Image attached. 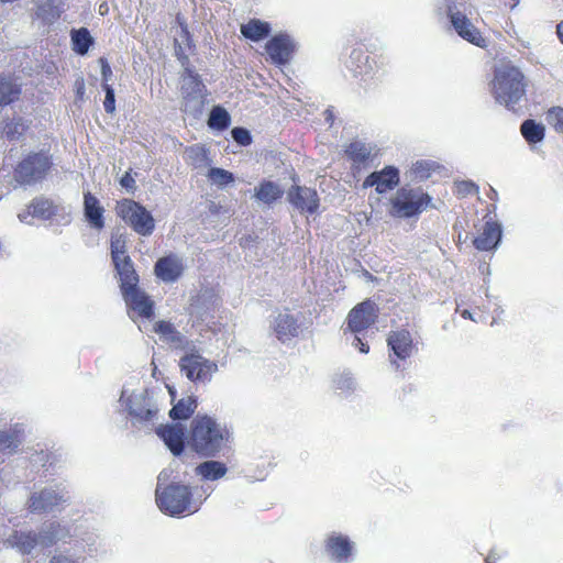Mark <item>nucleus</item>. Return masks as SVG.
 <instances>
[{
  "label": "nucleus",
  "instance_id": "nucleus-1",
  "mask_svg": "<svg viewBox=\"0 0 563 563\" xmlns=\"http://www.w3.org/2000/svg\"><path fill=\"white\" fill-rule=\"evenodd\" d=\"M169 472L164 470L157 477L155 490L156 504L159 510L170 517H180L185 512L192 514L198 510V506L192 500L190 486L168 482Z\"/></svg>",
  "mask_w": 563,
  "mask_h": 563
},
{
  "label": "nucleus",
  "instance_id": "nucleus-2",
  "mask_svg": "<svg viewBox=\"0 0 563 563\" xmlns=\"http://www.w3.org/2000/svg\"><path fill=\"white\" fill-rule=\"evenodd\" d=\"M490 90L496 101L506 107H512L526 93L525 76L511 63L503 64L494 70Z\"/></svg>",
  "mask_w": 563,
  "mask_h": 563
},
{
  "label": "nucleus",
  "instance_id": "nucleus-3",
  "mask_svg": "<svg viewBox=\"0 0 563 563\" xmlns=\"http://www.w3.org/2000/svg\"><path fill=\"white\" fill-rule=\"evenodd\" d=\"M431 203V197L422 188H400L390 199L389 213L396 218H412L420 214Z\"/></svg>",
  "mask_w": 563,
  "mask_h": 563
},
{
  "label": "nucleus",
  "instance_id": "nucleus-4",
  "mask_svg": "<svg viewBox=\"0 0 563 563\" xmlns=\"http://www.w3.org/2000/svg\"><path fill=\"white\" fill-rule=\"evenodd\" d=\"M115 212L134 232L142 236L151 235L155 229V220L151 212L132 199L118 201Z\"/></svg>",
  "mask_w": 563,
  "mask_h": 563
},
{
  "label": "nucleus",
  "instance_id": "nucleus-5",
  "mask_svg": "<svg viewBox=\"0 0 563 563\" xmlns=\"http://www.w3.org/2000/svg\"><path fill=\"white\" fill-rule=\"evenodd\" d=\"M126 409L132 419V424L137 428L153 424L159 411L148 389L132 394L128 398Z\"/></svg>",
  "mask_w": 563,
  "mask_h": 563
},
{
  "label": "nucleus",
  "instance_id": "nucleus-6",
  "mask_svg": "<svg viewBox=\"0 0 563 563\" xmlns=\"http://www.w3.org/2000/svg\"><path fill=\"white\" fill-rule=\"evenodd\" d=\"M52 166L47 154L31 153L14 169V178L19 184L33 185L42 181Z\"/></svg>",
  "mask_w": 563,
  "mask_h": 563
},
{
  "label": "nucleus",
  "instance_id": "nucleus-7",
  "mask_svg": "<svg viewBox=\"0 0 563 563\" xmlns=\"http://www.w3.org/2000/svg\"><path fill=\"white\" fill-rule=\"evenodd\" d=\"M29 218L54 219L58 224H68L71 221L70 211L66 207L54 203L45 197L34 198L27 210L19 213L21 222L30 223Z\"/></svg>",
  "mask_w": 563,
  "mask_h": 563
},
{
  "label": "nucleus",
  "instance_id": "nucleus-8",
  "mask_svg": "<svg viewBox=\"0 0 563 563\" xmlns=\"http://www.w3.org/2000/svg\"><path fill=\"white\" fill-rule=\"evenodd\" d=\"M187 446L199 457L211 456V417L197 415L187 437Z\"/></svg>",
  "mask_w": 563,
  "mask_h": 563
},
{
  "label": "nucleus",
  "instance_id": "nucleus-9",
  "mask_svg": "<svg viewBox=\"0 0 563 563\" xmlns=\"http://www.w3.org/2000/svg\"><path fill=\"white\" fill-rule=\"evenodd\" d=\"M205 85L197 75L188 74L184 77L181 92L184 96V111L199 119L205 111Z\"/></svg>",
  "mask_w": 563,
  "mask_h": 563
},
{
  "label": "nucleus",
  "instance_id": "nucleus-10",
  "mask_svg": "<svg viewBox=\"0 0 563 563\" xmlns=\"http://www.w3.org/2000/svg\"><path fill=\"white\" fill-rule=\"evenodd\" d=\"M378 313V306L373 300L365 299L353 307L347 313V330L352 333H360L369 329L376 323Z\"/></svg>",
  "mask_w": 563,
  "mask_h": 563
},
{
  "label": "nucleus",
  "instance_id": "nucleus-11",
  "mask_svg": "<svg viewBox=\"0 0 563 563\" xmlns=\"http://www.w3.org/2000/svg\"><path fill=\"white\" fill-rule=\"evenodd\" d=\"M287 200L301 213L313 214L320 207V198L317 190L297 184L288 189Z\"/></svg>",
  "mask_w": 563,
  "mask_h": 563
},
{
  "label": "nucleus",
  "instance_id": "nucleus-12",
  "mask_svg": "<svg viewBox=\"0 0 563 563\" xmlns=\"http://www.w3.org/2000/svg\"><path fill=\"white\" fill-rule=\"evenodd\" d=\"M449 18L460 37L481 48L488 46L487 38L464 13L461 11L450 12Z\"/></svg>",
  "mask_w": 563,
  "mask_h": 563
},
{
  "label": "nucleus",
  "instance_id": "nucleus-13",
  "mask_svg": "<svg viewBox=\"0 0 563 563\" xmlns=\"http://www.w3.org/2000/svg\"><path fill=\"white\" fill-rule=\"evenodd\" d=\"M266 52L273 64L282 66L288 64L296 51V44L287 34H277L266 43Z\"/></svg>",
  "mask_w": 563,
  "mask_h": 563
},
{
  "label": "nucleus",
  "instance_id": "nucleus-14",
  "mask_svg": "<svg viewBox=\"0 0 563 563\" xmlns=\"http://www.w3.org/2000/svg\"><path fill=\"white\" fill-rule=\"evenodd\" d=\"M156 434L175 456H180L187 444L185 427L179 423L161 424L156 428Z\"/></svg>",
  "mask_w": 563,
  "mask_h": 563
},
{
  "label": "nucleus",
  "instance_id": "nucleus-15",
  "mask_svg": "<svg viewBox=\"0 0 563 563\" xmlns=\"http://www.w3.org/2000/svg\"><path fill=\"white\" fill-rule=\"evenodd\" d=\"M387 345L397 360L405 361L418 352V345L407 329L391 331L387 336Z\"/></svg>",
  "mask_w": 563,
  "mask_h": 563
},
{
  "label": "nucleus",
  "instance_id": "nucleus-16",
  "mask_svg": "<svg viewBox=\"0 0 563 563\" xmlns=\"http://www.w3.org/2000/svg\"><path fill=\"white\" fill-rule=\"evenodd\" d=\"M69 499L62 492L51 488H44L40 493H34L30 498L29 508L32 512H49L58 508V506L67 503Z\"/></svg>",
  "mask_w": 563,
  "mask_h": 563
},
{
  "label": "nucleus",
  "instance_id": "nucleus-17",
  "mask_svg": "<svg viewBox=\"0 0 563 563\" xmlns=\"http://www.w3.org/2000/svg\"><path fill=\"white\" fill-rule=\"evenodd\" d=\"M399 170L394 166H386L379 172L371 173L363 181V188L375 187L378 194L393 190L399 184Z\"/></svg>",
  "mask_w": 563,
  "mask_h": 563
},
{
  "label": "nucleus",
  "instance_id": "nucleus-18",
  "mask_svg": "<svg viewBox=\"0 0 563 563\" xmlns=\"http://www.w3.org/2000/svg\"><path fill=\"white\" fill-rule=\"evenodd\" d=\"M185 265L183 258L176 254H168L157 260L154 265V273L164 283H175L184 274Z\"/></svg>",
  "mask_w": 563,
  "mask_h": 563
},
{
  "label": "nucleus",
  "instance_id": "nucleus-19",
  "mask_svg": "<svg viewBox=\"0 0 563 563\" xmlns=\"http://www.w3.org/2000/svg\"><path fill=\"white\" fill-rule=\"evenodd\" d=\"M126 307L139 317L151 319L154 316V302L139 286L122 292Z\"/></svg>",
  "mask_w": 563,
  "mask_h": 563
},
{
  "label": "nucleus",
  "instance_id": "nucleus-20",
  "mask_svg": "<svg viewBox=\"0 0 563 563\" xmlns=\"http://www.w3.org/2000/svg\"><path fill=\"white\" fill-rule=\"evenodd\" d=\"M325 551L338 563L347 562L353 555V543L346 536L331 534L325 540Z\"/></svg>",
  "mask_w": 563,
  "mask_h": 563
},
{
  "label": "nucleus",
  "instance_id": "nucleus-21",
  "mask_svg": "<svg viewBox=\"0 0 563 563\" xmlns=\"http://www.w3.org/2000/svg\"><path fill=\"white\" fill-rule=\"evenodd\" d=\"M183 373L190 380L201 379L210 368L209 361L202 357L198 352H191L184 355L179 361Z\"/></svg>",
  "mask_w": 563,
  "mask_h": 563
},
{
  "label": "nucleus",
  "instance_id": "nucleus-22",
  "mask_svg": "<svg viewBox=\"0 0 563 563\" xmlns=\"http://www.w3.org/2000/svg\"><path fill=\"white\" fill-rule=\"evenodd\" d=\"M104 209L100 201L90 191L84 195V216L92 229L102 230L104 228Z\"/></svg>",
  "mask_w": 563,
  "mask_h": 563
},
{
  "label": "nucleus",
  "instance_id": "nucleus-23",
  "mask_svg": "<svg viewBox=\"0 0 563 563\" xmlns=\"http://www.w3.org/2000/svg\"><path fill=\"white\" fill-rule=\"evenodd\" d=\"M500 239L501 227L497 222L487 221L473 243L478 251H492L497 246Z\"/></svg>",
  "mask_w": 563,
  "mask_h": 563
},
{
  "label": "nucleus",
  "instance_id": "nucleus-24",
  "mask_svg": "<svg viewBox=\"0 0 563 563\" xmlns=\"http://www.w3.org/2000/svg\"><path fill=\"white\" fill-rule=\"evenodd\" d=\"M113 264L120 277L121 292L139 286V275L130 256H123L122 260L113 262Z\"/></svg>",
  "mask_w": 563,
  "mask_h": 563
},
{
  "label": "nucleus",
  "instance_id": "nucleus-25",
  "mask_svg": "<svg viewBox=\"0 0 563 563\" xmlns=\"http://www.w3.org/2000/svg\"><path fill=\"white\" fill-rule=\"evenodd\" d=\"M40 547L49 548L56 542L65 539L69 536L68 530L60 526L58 522L44 523L41 530L37 532Z\"/></svg>",
  "mask_w": 563,
  "mask_h": 563
},
{
  "label": "nucleus",
  "instance_id": "nucleus-26",
  "mask_svg": "<svg viewBox=\"0 0 563 563\" xmlns=\"http://www.w3.org/2000/svg\"><path fill=\"white\" fill-rule=\"evenodd\" d=\"M188 162L208 179H211V164L208 158V150L199 144H195L186 150Z\"/></svg>",
  "mask_w": 563,
  "mask_h": 563
},
{
  "label": "nucleus",
  "instance_id": "nucleus-27",
  "mask_svg": "<svg viewBox=\"0 0 563 563\" xmlns=\"http://www.w3.org/2000/svg\"><path fill=\"white\" fill-rule=\"evenodd\" d=\"M24 429L22 424L15 423L5 431L0 432V452L12 454L23 441Z\"/></svg>",
  "mask_w": 563,
  "mask_h": 563
},
{
  "label": "nucleus",
  "instance_id": "nucleus-28",
  "mask_svg": "<svg viewBox=\"0 0 563 563\" xmlns=\"http://www.w3.org/2000/svg\"><path fill=\"white\" fill-rule=\"evenodd\" d=\"M7 542L22 554H29L33 549L40 547L37 532L34 531H14Z\"/></svg>",
  "mask_w": 563,
  "mask_h": 563
},
{
  "label": "nucleus",
  "instance_id": "nucleus-29",
  "mask_svg": "<svg viewBox=\"0 0 563 563\" xmlns=\"http://www.w3.org/2000/svg\"><path fill=\"white\" fill-rule=\"evenodd\" d=\"M274 331L279 341H287L298 334V324L294 316L285 313L279 314L274 323Z\"/></svg>",
  "mask_w": 563,
  "mask_h": 563
},
{
  "label": "nucleus",
  "instance_id": "nucleus-30",
  "mask_svg": "<svg viewBox=\"0 0 563 563\" xmlns=\"http://www.w3.org/2000/svg\"><path fill=\"white\" fill-rule=\"evenodd\" d=\"M345 154L352 162L353 168L360 169L362 165L369 161L372 156V150L365 143L354 141L346 146Z\"/></svg>",
  "mask_w": 563,
  "mask_h": 563
},
{
  "label": "nucleus",
  "instance_id": "nucleus-31",
  "mask_svg": "<svg viewBox=\"0 0 563 563\" xmlns=\"http://www.w3.org/2000/svg\"><path fill=\"white\" fill-rule=\"evenodd\" d=\"M177 22L179 23V29L175 32L174 43H175V55L177 58L185 64L188 59L187 52L191 49V40L187 27L180 21V16H177Z\"/></svg>",
  "mask_w": 563,
  "mask_h": 563
},
{
  "label": "nucleus",
  "instance_id": "nucleus-32",
  "mask_svg": "<svg viewBox=\"0 0 563 563\" xmlns=\"http://www.w3.org/2000/svg\"><path fill=\"white\" fill-rule=\"evenodd\" d=\"M231 438L229 429L222 428L213 421V455L224 449L225 452L223 455L227 457L229 463H231V457H233V452L230 445Z\"/></svg>",
  "mask_w": 563,
  "mask_h": 563
},
{
  "label": "nucleus",
  "instance_id": "nucleus-33",
  "mask_svg": "<svg viewBox=\"0 0 563 563\" xmlns=\"http://www.w3.org/2000/svg\"><path fill=\"white\" fill-rule=\"evenodd\" d=\"M269 32L271 25L258 19H251L247 23L241 25L242 35L253 42L265 38Z\"/></svg>",
  "mask_w": 563,
  "mask_h": 563
},
{
  "label": "nucleus",
  "instance_id": "nucleus-34",
  "mask_svg": "<svg viewBox=\"0 0 563 563\" xmlns=\"http://www.w3.org/2000/svg\"><path fill=\"white\" fill-rule=\"evenodd\" d=\"M197 408V401L194 397H187L179 399L173 405L169 410V417L174 421L186 420L195 412Z\"/></svg>",
  "mask_w": 563,
  "mask_h": 563
},
{
  "label": "nucleus",
  "instance_id": "nucleus-35",
  "mask_svg": "<svg viewBox=\"0 0 563 563\" xmlns=\"http://www.w3.org/2000/svg\"><path fill=\"white\" fill-rule=\"evenodd\" d=\"M21 95V88L9 76H0V106L15 101Z\"/></svg>",
  "mask_w": 563,
  "mask_h": 563
},
{
  "label": "nucleus",
  "instance_id": "nucleus-36",
  "mask_svg": "<svg viewBox=\"0 0 563 563\" xmlns=\"http://www.w3.org/2000/svg\"><path fill=\"white\" fill-rule=\"evenodd\" d=\"M283 196V190L278 185L271 180H263L255 191V197L267 205L275 202Z\"/></svg>",
  "mask_w": 563,
  "mask_h": 563
},
{
  "label": "nucleus",
  "instance_id": "nucleus-37",
  "mask_svg": "<svg viewBox=\"0 0 563 563\" xmlns=\"http://www.w3.org/2000/svg\"><path fill=\"white\" fill-rule=\"evenodd\" d=\"M520 131L525 140L532 144L541 142L545 135L544 126L531 119L522 122Z\"/></svg>",
  "mask_w": 563,
  "mask_h": 563
},
{
  "label": "nucleus",
  "instance_id": "nucleus-38",
  "mask_svg": "<svg viewBox=\"0 0 563 563\" xmlns=\"http://www.w3.org/2000/svg\"><path fill=\"white\" fill-rule=\"evenodd\" d=\"M71 43L73 49L78 55H85L88 53L89 47L93 44V38L86 27L71 31Z\"/></svg>",
  "mask_w": 563,
  "mask_h": 563
},
{
  "label": "nucleus",
  "instance_id": "nucleus-39",
  "mask_svg": "<svg viewBox=\"0 0 563 563\" xmlns=\"http://www.w3.org/2000/svg\"><path fill=\"white\" fill-rule=\"evenodd\" d=\"M57 0H46L38 5L36 15L42 19L45 23H53L60 16V10L56 4Z\"/></svg>",
  "mask_w": 563,
  "mask_h": 563
},
{
  "label": "nucleus",
  "instance_id": "nucleus-40",
  "mask_svg": "<svg viewBox=\"0 0 563 563\" xmlns=\"http://www.w3.org/2000/svg\"><path fill=\"white\" fill-rule=\"evenodd\" d=\"M126 240L124 234L114 233L111 236V257L112 262H117L122 260L123 256H128L126 254Z\"/></svg>",
  "mask_w": 563,
  "mask_h": 563
},
{
  "label": "nucleus",
  "instance_id": "nucleus-41",
  "mask_svg": "<svg viewBox=\"0 0 563 563\" xmlns=\"http://www.w3.org/2000/svg\"><path fill=\"white\" fill-rule=\"evenodd\" d=\"M231 123L229 112L220 106H213V129L225 130Z\"/></svg>",
  "mask_w": 563,
  "mask_h": 563
},
{
  "label": "nucleus",
  "instance_id": "nucleus-42",
  "mask_svg": "<svg viewBox=\"0 0 563 563\" xmlns=\"http://www.w3.org/2000/svg\"><path fill=\"white\" fill-rule=\"evenodd\" d=\"M547 120L555 131L563 133V108L553 107L547 113Z\"/></svg>",
  "mask_w": 563,
  "mask_h": 563
},
{
  "label": "nucleus",
  "instance_id": "nucleus-43",
  "mask_svg": "<svg viewBox=\"0 0 563 563\" xmlns=\"http://www.w3.org/2000/svg\"><path fill=\"white\" fill-rule=\"evenodd\" d=\"M433 170H434L433 164L426 162V161H419L412 165V174L415 175V177H417L419 179L429 178Z\"/></svg>",
  "mask_w": 563,
  "mask_h": 563
},
{
  "label": "nucleus",
  "instance_id": "nucleus-44",
  "mask_svg": "<svg viewBox=\"0 0 563 563\" xmlns=\"http://www.w3.org/2000/svg\"><path fill=\"white\" fill-rule=\"evenodd\" d=\"M233 140L241 146H249L252 144L253 139L250 131L242 126H236L231 131Z\"/></svg>",
  "mask_w": 563,
  "mask_h": 563
},
{
  "label": "nucleus",
  "instance_id": "nucleus-45",
  "mask_svg": "<svg viewBox=\"0 0 563 563\" xmlns=\"http://www.w3.org/2000/svg\"><path fill=\"white\" fill-rule=\"evenodd\" d=\"M102 89L106 93L103 101L104 111L107 113H113L115 111V95L114 89L111 85L102 82Z\"/></svg>",
  "mask_w": 563,
  "mask_h": 563
},
{
  "label": "nucleus",
  "instance_id": "nucleus-46",
  "mask_svg": "<svg viewBox=\"0 0 563 563\" xmlns=\"http://www.w3.org/2000/svg\"><path fill=\"white\" fill-rule=\"evenodd\" d=\"M24 130V125L20 121L8 122L3 129L4 135L8 140L19 139Z\"/></svg>",
  "mask_w": 563,
  "mask_h": 563
},
{
  "label": "nucleus",
  "instance_id": "nucleus-47",
  "mask_svg": "<svg viewBox=\"0 0 563 563\" xmlns=\"http://www.w3.org/2000/svg\"><path fill=\"white\" fill-rule=\"evenodd\" d=\"M234 180V176L231 172L222 168L213 167V184L219 186H225Z\"/></svg>",
  "mask_w": 563,
  "mask_h": 563
},
{
  "label": "nucleus",
  "instance_id": "nucleus-48",
  "mask_svg": "<svg viewBox=\"0 0 563 563\" xmlns=\"http://www.w3.org/2000/svg\"><path fill=\"white\" fill-rule=\"evenodd\" d=\"M455 192L460 197L477 194V186L472 181H459L455 184Z\"/></svg>",
  "mask_w": 563,
  "mask_h": 563
},
{
  "label": "nucleus",
  "instance_id": "nucleus-49",
  "mask_svg": "<svg viewBox=\"0 0 563 563\" xmlns=\"http://www.w3.org/2000/svg\"><path fill=\"white\" fill-rule=\"evenodd\" d=\"M196 473L205 479H211V460H207L196 467Z\"/></svg>",
  "mask_w": 563,
  "mask_h": 563
},
{
  "label": "nucleus",
  "instance_id": "nucleus-50",
  "mask_svg": "<svg viewBox=\"0 0 563 563\" xmlns=\"http://www.w3.org/2000/svg\"><path fill=\"white\" fill-rule=\"evenodd\" d=\"M99 63L101 65V77H102V82H106L108 84V81L112 78V70H111V67L108 63V60L103 57H101L99 59Z\"/></svg>",
  "mask_w": 563,
  "mask_h": 563
},
{
  "label": "nucleus",
  "instance_id": "nucleus-51",
  "mask_svg": "<svg viewBox=\"0 0 563 563\" xmlns=\"http://www.w3.org/2000/svg\"><path fill=\"white\" fill-rule=\"evenodd\" d=\"M227 466L224 463L213 461V481H217L224 476L227 473Z\"/></svg>",
  "mask_w": 563,
  "mask_h": 563
},
{
  "label": "nucleus",
  "instance_id": "nucleus-52",
  "mask_svg": "<svg viewBox=\"0 0 563 563\" xmlns=\"http://www.w3.org/2000/svg\"><path fill=\"white\" fill-rule=\"evenodd\" d=\"M120 185L126 190L135 189V180L128 172L121 177Z\"/></svg>",
  "mask_w": 563,
  "mask_h": 563
},
{
  "label": "nucleus",
  "instance_id": "nucleus-53",
  "mask_svg": "<svg viewBox=\"0 0 563 563\" xmlns=\"http://www.w3.org/2000/svg\"><path fill=\"white\" fill-rule=\"evenodd\" d=\"M155 332L162 334H170L173 332V325L166 321H158L155 324Z\"/></svg>",
  "mask_w": 563,
  "mask_h": 563
},
{
  "label": "nucleus",
  "instance_id": "nucleus-54",
  "mask_svg": "<svg viewBox=\"0 0 563 563\" xmlns=\"http://www.w3.org/2000/svg\"><path fill=\"white\" fill-rule=\"evenodd\" d=\"M354 346L357 347L362 353H368L369 346L367 343H364L361 338L355 336Z\"/></svg>",
  "mask_w": 563,
  "mask_h": 563
},
{
  "label": "nucleus",
  "instance_id": "nucleus-55",
  "mask_svg": "<svg viewBox=\"0 0 563 563\" xmlns=\"http://www.w3.org/2000/svg\"><path fill=\"white\" fill-rule=\"evenodd\" d=\"M456 311L460 312L461 317L463 319H468V320H472V321H476L474 318H473V314L470 310L467 309H463V310H459V308L456 309Z\"/></svg>",
  "mask_w": 563,
  "mask_h": 563
},
{
  "label": "nucleus",
  "instance_id": "nucleus-56",
  "mask_svg": "<svg viewBox=\"0 0 563 563\" xmlns=\"http://www.w3.org/2000/svg\"><path fill=\"white\" fill-rule=\"evenodd\" d=\"M556 34L561 41V43L563 44V21H561L558 26H556Z\"/></svg>",
  "mask_w": 563,
  "mask_h": 563
},
{
  "label": "nucleus",
  "instance_id": "nucleus-57",
  "mask_svg": "<svg viewBox=\"0 0 563 563\" xmlns=\"http://www.w3.org/2000/svg\"><path fill=\"white\" fill-rule=\"evenodd\" d=\"M206 123L211 129V110L206 111Z\"/></svg>",
  "mask_w": 563,
  "mask_h": 563
},
{
  "label": "nucleus",
  "instance_id": "nucleus-58",
  "mask_svg": "<svg viewBox=\"0 0 563 563\" xmlns=\"http://www.w3.org/2000/svg\"><path fill=\"white\" fill-rule=\"evenodd\" d=\"M168 391H169V394H170V396H172V399L174 400L175 395H176L175 389H174L173 387H168Z\"/></svg>",
  "mask_w": 563,
  "mask_h": 563
},
{
  "label": "nucleus",
  "instance_id": "nucleus-59",
  "mask_svg": "<svg viewBox=\"0 0 563 563\" xmlns=\"http://www.w3.org/2000/svg\"><path fill=\"white\" fill-rule=\"evenodd\" d=\"M519 0H511V3L509 4L510 9H514L518 4Z\"/></svg>",
  "mask_w": 563,
  "mask_h": 563
},
{
  "label": "nucleus",
  "instance_id": "nucleus-60",
  "mask_svg": "<svg viewBox=\"0 0 563 563\" xmlns=\"http://www.w3.org/2000/svg\"><path fill=\"white\" fill-rule=\"evenodd\" d=\"M391 363L396 364V366H397V367H399V364L397 363V361H396V360H393V358H391Z\"/></svg>",
  "mask_w": 563,
  "mask_h": 563
},
{
  "label": "nucleus",
  "instance_id": "nucleus-61",
  "mask_svg": "<svg viewBox=\"0 0 563 563\" xmlns=\"http://www.w3.org/2000/svg\"><path fill=\"white\" fill-rule=\"evenodd\" d=\"M124 395H125V391L123 390V391H122V395H121V398H120V400H121V401L123 400Z\"/></svg>",
  "mask_w": 563,
  "mask_h": 563
},
{
  "label": "nucleus",
  "instance_id": "nucleus-62",
  "mask_svg": "<svg viewBox=\"0 0 563 563\" xmlns=\"http://www.w3.org/2000/svg\"><path fill=\"white\" fill-rule=\"evenodd\" d=\"M485 562H486V563H492L490 558H486V559H485Z\"/></svg>",
  "mask_w": 563,
  "mask_h": 563
},
{
  "label": "nucleus",
  "instance_id": "nucleus-63",
  "mask_svg": "<svg viewBox=\"0 0 563 563\" xmlns=\"http://www.w3.org/2000/svg\"><path fill=\"white\" fill-rule=\"evenodd\" d=\"M103 11H104L103 5H100V13H103Z\"/></svg>",
  "mask_w": 563,
  "mask_h": 563
},
{
  "label": "nucleus",
  "instance_id": "nucleus-64",
  "mask_svg": "<svg viewBox=\"0 0 563 563\" xmlns=\"http://www.w3.org/2000/svg\"><path fill=\"white\" fill-rule=\"evenodd\" d=\"M103 11H104L103 5H100V13H103Z\"/></svg>",
  "mask_w": 563,
  "mask_h": 563
}]
</instances>
